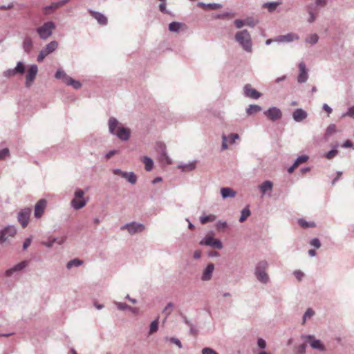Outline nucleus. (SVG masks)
<instances>
[{
    "mask_svg": "<svg viewBox=\"0 0 354 354\" xmlns=\"http://www.w3.org/2000/svg\"><path fill=\"white\" fill-rule=\"evenodd\" d=\"M109 131L112 134L116 135L120 139L122 140H127L130 137V129L119 125L118 121L114 118H111L109 119Z\"/></svg>",
    "mask_w": 354,
    "mask_h": 354,
    "instance_id": "obj_1",
    "label": "nucleus"
},
{
    "mask_svg": "<svg viewBox=\"0 0 354 354\" xmlns=\"http://www.w3.org/2000/svg\"><path fill=\"white\" fill-rule=\"evenodd\" d=\"M235 39L245 50L252 52L251 37L247 30L237 32L235 35Z\"/></svg>",
    "mask_w": 354,
    "mask_h": 354,
    "instance_id": "obj_2",
    "label": "nucleus"
},
{
    "mask_svg": "<svg viewBox=\"0 0 354 354\" xmlns=\"http://www.w3.org/2000/svg\"><path fill=\"white\" fill-rule=\"evenodd\" d=\"M156 159L162 166L169 165L172 163L171 159L166 153V147L162 142H156Z\"/></svg>",
    "mask_w": 354,
    "mask_h": 354,
    "instance_id": "obj_3",
    "label": "nucleus"
},
{
    "mask_svg": "<svg viewBox=\"0 0 354 354\" xmlns=\"http://www.w3.org/2000/svg\"><path fill=\"white\" fill-rule=\"evenodd\" d=\"M268 267V262L266 261H261L258 263L255 269V275L257 279L263 283H266L269 280L268 275L266 272V270Z\"/></svg>",
    "mask_w": 354,
    "mask_h": 354,
    "instance_id": "obj_4",
    "label": "nucleus"
},
{
    "mask_svg": "<svg viewBox=\"0 0 354 354\" xmlns=\"http://www.w3.org/2000/svg\"><path fill=\"white\" fill-rule=\"evenodd\" d=\"M55 28V24L52 21H48L44 24L43 26L39 27L37 29V32L41 39H46L52 35L53 30Z\"/></svg>",
    "mask_w": 354,
    "mask_h": 354,
    "instance_id": "obj_5",
    "label": "nucleus"
},
{
    "mask_svg": "<svg viewBox=\"0 0 354 354\" xmlns=\"http://www.w3.org/2000/svg\"><path fill=\"white\" fill-rule=\"evenodd\" d=\"M84 194L82 189H77L75 192V197L71 201V205L75 209H80L86 205L88 201L83 197Z\"/></svg>",
    "mask_w": 354,
    "mask_h": 354,
    "instance_id": "obj_6",
    "label": "nucleus"
},
{
    "mask_svg": "<svg viewBox=\"0 0 354 354\" xmlns=\"http://www.w3.org/2000/svg\"><path fill=\"white\" fill-rule=\"evenodd\" d=\"M58 46V43L56 41H50L46 47L42 49L37 57V62H41L44 58L51 53L54 52Z\"/></svg>",
    "mask_w": 354,
    "mask_h": 354,
    "instance_id": "obj_7",
    "label": "nucleus"
},
{
    "mask_svg": "<svg viewBox=\"0 0 354 354\" xmlns=\"http://www.w3.org/2000/svg\"><path fill=\"white\" fill-rule=\"evenodd\" d=\"M17 233L14 226H8L0 232V243H3L10 238H13Z\"/></svg>",
    "mask_w": 354,
    "mask_h": 354,
    "instance_id": "obj_8",
    "label": "nucleus"
},
{
    "mask_svg": "<svg viewBox=\"0 0 354 354\" xmlns=\"http://www.w3.org/2000/svg\"><path fill=\"white\" fill-rule=\"evenodd\" d=\"M38 72V68L36 65H32L29 67L27 71V73L26 75V86L30 87L34 80L35 79L37 74Z\"/></svg>",
    "mask_w": 354,
    "mask_h": 354,
    "instance_id": "obj_9",
    "label": "nucleus"
},
{
    "mask_svg": "<svg viewBox=\"0 0 354 354\" xmlns=\"http://www.w3.org/2000/svg\"><path fill=\"white\" fill-rule=\"evenodd\" d=\"M121 230H127L129 234H134L136 233H140L144 231L145 226L142 224H139L133 222L130 224H127L121 227Z\"/></svg>",
    "mask_w": 354,
    "mask_h": 354,
    "instance_id": "obj_10",
    "label": "nucleus"
},
{
    "mask_svg": "<svg viewBox=\"0 0 354 354\" xmlns=\"http://www.w3.org/2000/svg\"><path fill=\"white\" fill-rule=\"evenodd\" d=\"M113 174L125 178L131 184H135L137 181V177L133 172H124L120 169H115L113 171Z\"/></svg>",
    "mask_w": 354,
    "mask_h": 354,
    "instance_id": "obj_11",
    "label": "nucleus"
},
{
    "mask_svg": "<svg viewBox=\"0 0 354 354\" xmlns=\"http://www.w3.org/2000/svg\"><path fill=\"white\" fill-rule=\"evenodd\" d=\"M264 115L269 118L270 120L272 121H276L279 120L281 116L282 113L280 109L276 108V107H272L269 109L268 110L264 112Z\"/></svg>",
    "mask_w": 354,
    "mask_h": 354,
    "instance_id": "obj_12",
    "label": "nucleus"
},
{
    "mask_svg": "<svg viewBox=\"0 0 354 354\" xmlns=\"http://www.w3.org/2000/svg\"><path fill=\"white\" fill-rule=\"evenodd\" d=\"M243 91L245 95L250 98L258 99L261 96V93L258 92L256 89L253 88L250 84L245 85Z\"/></svg>",
    "mask_w": 354,
    "mask_h": 354,
    "instance_id": "obj_13",
    "label": "nucleus"
},
{
    "mask_svg": "<svg viewBox=\"0 0 354 354\" xmlns=\"http://www.w3.org/2000/svg\"><path fill=\"white\" fill-rule=\"evenodd\" d=\"M46 205H47V201L45 199H40L35 205V212H34V214H35V216L36 218H40L46 207Z\"/></svg>",
    "mask_w": 354,
    "mask_h": 354,
    "instance_id": "obj_14",
    "label": "nucleus"
},
{
    "mask_svg": "<svg viewBox=\"0 0 354 354\" xmlns=\"http://www.w3.org/2000/svg\"><path fill=\"white\" fill-rule=\"evenodd\" d=\"M200 243L201 245L213 246L218 249H221L223 247L222 243L219 240L215 239L212 236H206Z\"/></svg>",
    "mask_w": 354,
    "mask_h": 354,
    "instance_id": "obj_15",
    "label": "nucleus"
},
{
    "mask_svg": "<svg viewBox=\"0 0 354 354\" xmlns=\"http://www.w3.org/2000/svg\"><path fill=\"white\" fill-rule=\"evenodd\" d=\"M69 0H62L59 2L52 3L50 6H46L44 8V13L45 15H49L53 12L55 10L62 7Z\"/></svg>",
    "mask_w": 354,
    "mask_h": 354,
    "instance_id": "obj_16",
    "label": "nucleus"
},
{
    "mask_svg": "<svg viewBox=\"0 0 354 354\" xmlns=\"http://www.w3.org/2000/svg\"><path fill=\"white\" fill-rule=\"evenodd\" d=\"M30 213V210L28 209L21 211L18 214V220L23 227H26L28 223Z\"/></svg>",
    "mask_w": 354,
    "mask_h": 354,
    "instance_id": "obj_17",
    "label": "nucleus"
},
{
    "mask_svg": "<svg viewBox=\"0 0 354 354\" xmlns=\"http://www.w3.org/2000/svg\"><path fill=\"white\" fill-rule=\"evenodd\" d=\"M308 342L310 343V346L313 348L318 349L320 351H324L325 347L322 344V342L319 340L315 339L314 337L311 335H308L306 337Z\"/></svg>",
    "mask_w": 354,
    "mask_h": 354,
    "instance_id": "obj_18",
    "label": "nucleus"
},
{
    "mask_svg": "<svg viewBox=\"0 0 354 354\" xmlns=\"http://www.w3.org/2000/svg\"><path fill=\"white\" fill-rule=\"evenodd\" d=\"M299 68L300 73L298 76L297 80L299 83H303L306 82L308 79V73L306 68V64L304 62H301L299 64Z\"/></svg>",
    "mask_w": 354,
    "mask_h": 354,
    "instance_id": "obj_19",
    "label": "nucleus"
},
{
    "mask_svg": "<svg viewBox=\"0 0 354 354\" xmlns=\"http://www.w3.org/2000/svg\"><path fill=\"white\" fill-rule=\"evenodd\" d=\"M28 265L27 261H21L17 265H15L13 268L6 270V276L10 277L15 272L19 271L23 268H26Z\"/></svg>",
    "mask_w": 354,
    "mask_h": 354,
    "instance_id": "obj_20",
    "label": "nucleus"
},
{
    "mask_svg": "<svg viewBox=\"0 0 354 354\" xmlns=\"http://www.w3.org/2000/svg\"><path fill=\"white\" fill-rule=\"evenodd\" d=\"M239 136L237 133H232L228 137L223 135L222 136L223 138V143H222V149H227V140H229L230 144H233L236 139H239Z\"/></svg>",
    "mask_w": 354,
    "mask_h": 354,
    "instance_id": "obj_21",
    "label": "nucleus"
},
{
    "mask_svg": "<svg viewBox=\"0 0 354 354\" xmlns=\"http://www.w3.org/2000/svg\"><path fill=\"white\" fill-rule=\"evenodd\" d=\"M214 270V266L213 263H209L203 272L201 279L203 281H209L211 279L212 273Z\"/></svg>",
    "mask_w": 354,
    "mask_h": 354,
    "instance_id": "obj_22",
    "label": "nucleus"
},
{
    "mask_svg": "<svg viewBox=\"0 0 354 354\" xmlns=\"http://www.w3.org/2000/svg\"><path fill=\"white\" fill-rule=\"evenodd\" d=\"M307 113L304 110L301 109H298L295 110L292 113L293 119L296 122H301L307 118Z\"/></svg>",
    "mask_w": 354,
    "mask_h": 354,
    "instance_id": "obj_23",
    "label": "nucleus"
},
{
    "mask_svg": "<svg viewBox=\"0 0 354 354\" xmlns=\"http://www.w3.org/2000/svg\"><path fill=\"white\" fill-rule=\"evenodd\" d=\"M56 79H61L64 84L66 85H69L70 82L71 81L72 77L68 76L64 71L57 70L55 75Z\"/></svg>",
    "mask_w": 354,
    "mask_h": 354,
    "instance_id": "obj_24",
    "label": "nucleus"
},
{
    "mask_svg": "<svg viewBox=\"0 0 354 354\" xmlns=\"http://www.w3.org/2000/svg\"><path fill=\"white\" fill-rule=\"evenodd\" d=\"M299 39V37L294 33H288L286 35H281L276 39L277 41L280 42H290Z\"/></svg>",
    "mask_w": 354,
    "mask_h": 354,
    "instance_id": "obj_25",
    "label": "nucleus"
},
{
    "mask_svg": "<svg viewBox=\"0 0 354 354\" xmlns=\"http://www.w3.org/2000/svg\"><path fill=\"white\" fill-rule=\"evenodd\" d=\"M187 26L185 24L180 22H171L169 24V30L171 32H177L180 30H185Z\"/></svg>",
    "mask_w": 354,
    "mask_h": 354,
    "instance_id": "obj_26",
    "label": "nucleus"
},
{
    "mask_svg": "<svg viewBox=\"0 0 354 354\" xmlns=\"http://www.w3.org/2000/svg\"><path fill=\"white\" fill-rule=\"evenodd\" d=\"M91 15L95 18L100 24L105 25L107 24V18L100 12L90 11Z\"/></svg>",
    "mask_w": 354,
    "mask_h": 354,
    "instance_id": "obj_27",
    "label": "nucleus"
},
{
    "mask_svg": "<svg viewBox=\"0 0 354 354\" xmlns=\"http://www.w3.org/2000/svg\"><path fill=\"white\" fill-rule=\"evenodd\" d=\"M196 167V161H192L187 164L179 165L178 167L181 169L182 171L187 172L194 170Z\"/></svg>",
    "mask_w": 354,
    "mask_h": 354,
    "instance_id": "obj_28",
    "label": "nucleus"
},
{
    "mask_svg": "<svg viewBox=\"0 0 354 354\" xmlns=\"http://www.w3.org/2000/svg\"><path fill=\"white\" fill-rule=\"evenodd\" d=\"M32 39L29 36L26 37L23 41V48L24 51L29 53L32 50Z\"/></svg>",
    "mask_w": 354,
    "mask_h": 354,
    "instance_id": "obj_29",
    "label": "nucleus"
},
{
    "mask_svg": "<svg viewBox=\"0 0 354 354\" xmlns=\"http://www.w3.org/2000/svg\"><path fill=\"white\" fill-rule=\"evenodd\" d=\"M221 194L223 198L227 197H234L236 195V192L231 188L229 187H223L221 189Z\"/></svg>",
    "mask_w": 354,
    "mask_h": 354,
    "instance_id": "obj_30",
    "label": "nucleus"
},
{
    "mask_svg": "<svg viewBox=\"0 0 354 354\" xmlns=\"http://www.w3.org/2000/svg\"><path fill=\"white\" fill-rule=\"evenodd\" d=\"M141 161L145 164V168L147 171H151L153 169V162L152 159L144 156L142 158Z\"/></svg>",
    "mask_w": 354,
    "mask_h": 354,
    "instance_id": "obj_31",
    "label": "nucleus"
},
{
    "mask_svg": "<svg viewBox=\"0 0 354 354\" xmlns=\"http://www.w3.org/2000/svg\"><path fill=\"white\" fill-rule=\"evenodd\" d=\"M272 187H273V184L272 182L269 181V180H266L265 182H263L261 185H260V189L262 192L263 194H265V193L268 191V190H272Z\"/></svg>",
    "mask_w": 354,
    "mask_h": 354,
    "instance_id": "obj_32",
    "label": "nucleus"
},
{
    "mask_svg": "<svg viewBox=\"0 0 354 354\" xmlns=\"http://www.w3.org/2000/svg\"><path fill=\"white\" fill-rule=\"evenodd\" d=\"M198 6L203 9H209V10H216L221 8V6L218 3H209L205 4L203 3H198Z\"/></svg>",
    "mask_w": 354,
    "mask_h": 354,
    "instance_id": "obj_33",
    "label": "nucleus"
},
{
    "mask_svg": "<svg viewBox=\"0 0 354 354\" xmlns=\"http://www.w3.org/2000/svg\"><path fill=\"white\" fill-rule=\"evenodd\" d=\"M280 4H281V2L266 3L263 4V8H267L269 12H273L277 9V8Z\"/></svg>",
    "mask_w": 354,
    "mask_h": 354,
    "instance_id": "obj_34",
    "label": "nucleus"
},
{
    "mask_svg": "<svg viewBox=\"0 0 354 354\" xmlns=\"http://www.w3.org/2000/svg\"><path fill=\"white\" fill-rule=\"evenodd\" d=\"M261 110V106L254 104L250 105L249 107L247 109L246 112L248 115H250L259 112Z\"/></svg>",
    "mask_w": 354,
    "mask_h": 354,
    "instance_id": "obj_35",
    "label": "nucleus"
},
{
    "mask_svg": "<svg viewBox=\"0 0 354 354\" xmlns=\"http://www.w3.org/2000/svg\"><path fill=\"white\" fill-rule=\"evenodd\" d=\"M83 263V261L79 259H74L68 262L67 263V268L68 269H71V268L73 267H77V266H80L81 265H82Z\"/></svg>",
    "mask_w": 354,
    "mask_h": 354,
    "instance_id": "obj_36",
    "label": "nucleus"
},
{
    "mask_svg": "<svg viewBox=\"0 0 354 354\" xmlns=\"http://www.w3.org/2000/svg\"><path fill=\"white\" fill-rule=\"evenodd\" d=\"M298 223L302 228L313 227L315 226L313 222H308L303 218L299 219Z\"/></svg>",
    "mask_w": 354,
    "mask_h": 354,
    "instance_id": "obj_37",
    "label": "nucleus"
},
{
    "mask_svg": "<svg viewBox=\"0 0 354 354\" xmlns=\"http://www.w3.org/2000/svg\"><path fill=\"white\" fill-rule=\"evenodd\" d=\"M216 216L213 214H209L207 216H203L200 218L201 223L202 224H205L208 222H212L215 221Z\"/></svg>",
    "mask_w": 354,
    "mask_h": 354,
    "instance_id": "obj_38",
    "label": "nucleus"
},
{
    "mask_svg": "<svg viewBox=\"0 0 354 354\" xmlns=\"http://www.w3.org/2000/svg\"><path fill=\"white\" fill-rule=\"evenodd\" d=\"M250 215V211L248 207H245L244 208L242 211H241V217L239 218V221L241 223H243L244 222L247 218Z\"/></svg>",
    "mask_w": 354,
    "mask_h": 354,
    "instance_id": "obj_39",
    "label": "nucleus"
},
{
    "mask_svg": "<svg viewBox=\"0 0 354 354\" xmlns=\"http://www.w3.org/2000/svg\"><path fill=\"white\" fill-rule=\"evenodd\" d=\"M318 39L319 37L317 34H312L306 39V41L310 44H315L317 42Z\"/></svg>",
    "mask_w": 354,
    "mask_h": 354,
    "instance_id": "obj_40",
    "label": "nucleus"
},
{
    "mask_svg": "<svg viewBox=\"0 0 354 354\" xmlns=\"http://www.w3.org/2000/svg\"><path fill=\"white\" fill-rule=\"evenodd\" d=\"M14 71L17 73L23 74L25 71V66L22 62H18L16 67L14 68Z\"/></svg>",
    "mask_w": 354,
    "mask_h": 354,
    "instance_id": "obj_41",
    "label": "nucleus"
},
{
    "mask_svg": "<svg viewBox=\"0 0 354 354\" xmlns=\"http://www.w3.org/2000/svg\"><path fill=\"white\" fill-rule=\"evenodd\" d=\"M308 159V157L306 155L301 156L297 158L295 162V167H298L300 164L306 162Z\"/></svg>",
    "mask_w": 354,
    "mask_h": 354,
    "instance_id": "obj_42",
    "label": "nucleus"
},
{
    "mask_svg": "<svg viewBox=\"0 0 354 354\" xmlns=\"http://www.w3.org/2000/svg\"><path fill=\"white\" fill-rule=\"evenodd\" d=\"M314 314L315 312L312 309L308 308L303 317V324L305 323L307 318H310Z\"/></svg>",
    "mask_w": 354,
    "mask_h": 354,
    "instance_id": "obj_43",
    "label": "nucleus"
},
{
    "mask_svg": "<svg viewBox=\"0 0 354 354\" xmlns=\"http://www.w3.org/2000/svg\"><path fill=\"white\" fill-rule=\"evenodd\" d=\"M68 86H71L75 89H78L82 86V84L80 82L75 80L72 78Z\"/></svg>",
    "mask_w": 354,
    "mask_h": 354,
    "instance_id": "obj_44",
    "label": "nucleus"
},
{
    "mask_svg": "<svg viewBox=\"0 0 354 354\" xmlns=\"http://www.w3.org/2000/svg\"><path fill=\"white\" fill-rule=\"evenodd\" d=\"M10 152L8 149L5 148L0 151V160H3L9 156Z\"/></svg>",
    "mask_w": 354,
    "mask_h": 354,
    "instance_id": "obj_45",
    "label": "nucleus"
},
{
    "mask_svg": "<svg viewBox=\"0 0 354 354\" xmlns=\"http://www.w3.org/2000/svg\"><path fill=\"white\" fill-rule=\"evenodd\" d=\"M173 310V305L171 303H169L167 306L163 310V313L165 314L166 316L169 315Z\"/></svg>",
    "mask_w": 354,
    "mask_h": 354,
    "instance_id": "obj_46",
    "label": "nucleus"
},
{
    "mask_svg": "<svg viewBox=\"0 0 354 354\" xmlns=\"http://www.w3.org/2000/svg\"><path fill=\"white\" fill-rule=\"evenodd\" d=\"M115 304L116 305L117 308L121 310H128L129 307V306L127 304L121 302H115Z\"/></svg>",
    "mask_w": 354,
    "mask_h": 354,
    "instance_id": "obj_47",
    "label": "nucleus"
},
{
    "mask_svg": "<svg viewBox=\"0 0 354 354\" xmlns=\"http://www.w3.org/2000/svg\"><path fill=\"white\" fill-rule=\"evenodd\" d=\"M349 116L352 118H354V106L348 108L347 112L343 115V117Z\"/></svg>",
    "mask_w": 354,
    "mask_h": 354,
    "instance_id": "obj_48",
    "label": "nucleus"
},
{
    "mask_svg": "<svg viewBox=\"0 0 354 354\" xmlns=\"http://www.w3.org/2000/svg\"><path fill=\"white\" fill-rule=\"evenodd\" d=\"M310 245L316 248H319L321 247V243L319 240L317 238H315L311 240Z\"/></svg>",
    "mask_w": 354,
    "mask_h": 354,
    "instance_id": "obj_49",
    "label": "nucleus"
},
{
    "mask_svg": "<svg viewBox=\"0 0 354 354\" xmlns=\"http://www.w3.org/2000/svg\"><path fill=\"white\" fill-rule=\"evenodd\" d=\"M336 131V127L335 124H330L328 126V127L326 129V135L329 136L335 132Z\"/></svg>",
    "mask_w": 354,
    "mask_h": 354,
    "instance_id": "obj_50",
    "label": "nucleus"
},
{
    "mask_svg": "<svg viewBox=\"0 0 354 354\" xmlns=\"http://www.w3.org/2000/svg\"><path fill=\"white\" fill-rule=\"evenodd\" d=\"M159 1H161V3L159 5V10L163 13H167L168 12L166 10V3H165L166 0H159Z\"/></svg>",
    "mask_w": 354,
    "mask_h": 354,
    "instance_id": "obj_51",
    "label": "nucleus"
},
{
    "mask_svg": "<svg viewBox=\"0 0 354 354\" xmlns=\"http://www.w3.org/2000/svg\"><path fill=\"white\" fill-rule=\"evenodd\" d=\"M202 354H218L214 350L210 348H205L202 350Z\"/></svg>",
    "mask_w": 354,
    "mask_h": 354,
    "instance_id": "obj_52",
    "label": "nucleus"
},
{
    "mask_svg": "<svg viewBox=\"0 0 354 354\" xmlns=\"http://www.w3.org/2000/svg\"><path fill=\"white\" fill-rule=\"evenodd\" d=\"M234 25L237 28H241L245 25V21L241 19H236L234 21Z\"/></svg>",
    "mask_w": 354,
    "mask_h": 354,
    "instance_id": "obj_53",
    "label": "nucleus"
},
{
    "mask_svg": "<svg viewBox=\"0 0 354 354\" xmlns=\"http://www.w3.org/2000/svg\"><path fill=\"white\" fill-rule=\"evenodd\" d=\"M258 346L261 348H265L266 346V341L262 338H259L257 341Z\"/></svg>",
    "mask_w": 354,
    "mask_h": 354,
    "instance_id": "obj_54",
    "label": "nucleus"
},
{
    "mask_svg": "<svg viewBox=\"0 0 354 354\" xmlns=\"http://www.w3.org/2000/svg\"><path fill=\"white\" fill-rule=\"evenodd\" d=\"M337 150H330L327 153L326 158L328 159H331V158H334L337 155Z\"/></svg>",
    "mask_w": 354,
    "mask_h": 354,
    "instance_id": "obj_55",
    "label": "nucleus"
},
{
    "mask_svg": "<svg viewBox=\"0 0 354 354\" xmlns=\"http://www.w3.org/2000/svg\"><path fill=\"white\" fill-rule=\"evenodd\" d=\"M294 275L295 276V277L299 280V281H301V279L303 278L304 274L300 271V270H296L294 272Z\"/></svg>",
    "mask_w": 354,
    "mask_h": 354,
    "instance_id": "obj_56",
    "label": "nucleus"
},
{
    "mask_svg": "<svg viewBox=\"0 0 354 354\" xmlns=\"http://www.w3.org/2000/svg\"><path fill=\"white\" fill-rule=\"evenodd\" d=\"M170 342L171 343L176 344L178 348H182L181 342H180V341L178 339L174 338V337H171L170 339Z\"/></svg>",
    "mask_w": 354,
    "mask_h": 354,
    "instance_id": "obj_57",
    "label": "nucleus"
},
{
    "mask_svg": "<svg viewBox=\"0 0 354 354\" xmlns=\"http://www.w3.org/2000/svg\"><path fill=\"white\" fill-rule=\"evenodd\" d=\"M56 241H57V239L54 238V239L49 240L48 241L43 242L42 243L44 245H46V247L50 248L53 245V244L56 242Z\"/></svg>",
    "mask_w": 354,
    "mask_h": 354,
    "instance_id": "obj_58",
    "label": "nucleus"
},
{
    "mask_svg": "<svg viewBox=\"0 0 354 354\" xmlns=\"http://www.w3.org/2000/svg\"><path fill=\"white\" fill-rule=\"evenodd\" d=\"M257 21H254L253 20L250 19H247L245 20V25L253 27L256 25Z\"/></svg>",
    "mask_w": 354,
    "mask_h": 354,
    "instance_id": "obj_59",
    "label": "nucleus"
},
{
    "mask_svg": "<svg viewBox=\"0 0 354 354\" xmlns=\"http://www.w3.org/2000/svg\"><path fill=\"white\" fill-rule=\"evenodd\" d=\"M31 239L30 238H28L25 240L24 243V245H23V248L24 249H26L28 247H29V245H30L31 243Z\"/></svg>",
    "mask_w": 354,
    "mask_h": 354,
    "instance_id": "obj_60",
    "label": "nucleus"
},
{
    "mask_svg": "<svg viewBox=\"0 0 354 354\" xmlns=\"http://www.w3.org/2000/svg\"><path fill=\"white\" fill-rule=\"evenodd\" d=\"M15 75H16V73H15V71H14V69L8 70L6 72H5V76H7V77L15 76Z\"/></svg>",
    "mask_w": 354,
    "mask_h": 354,
    "instance_id": "obj_61",
    "label": "nucleus"
},
{
    "mask_svg": "<svg viewBox=\"0 0 354 354\" xmlns=\"http://www.w3.org/2000/svg\"><path fill=\"white\" fill-rule=\"evenodd\" d=\"M306 350V344H303L299 346L298 352L299 354H304Z\"/></svg>",
    "mask_w": 354,
    "mask_h": 354,
    "instance_id": "obj_62",
    "label": "nucleus"
},
{
    "mask_svg": "<svg viewBox=\"0 0 354 354\" xmlns=\"http://www.w3.org/2000/svg\"><path fill=\"white\" fill-rule=\"evenodd\" d=\"M132 313L137 315L139 313V308L136 307H131L129 306L128 308Z\"/></svg>",
    "mask_w": 354,
    "mask_h": 354,
    "instance_id": "obj_63",
    "label": "nucleus"
},
{
    "mask_svg": "<svg viewBox=\"0 0 354 354\" xmlns=\"http://www.w3.org/2000/svg\"><path fill=\"white\" fill-rule=\"evenodd\" d=\"M155 332V320L151 322L150 324L149 335L153 334Z\"/></svg>",
    "mask_w": 354,
    "mask_h": 354,
    "instance_id": "obj_64",
    "label": "nucleus"
}]
</instances>
